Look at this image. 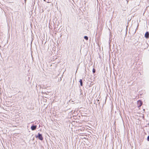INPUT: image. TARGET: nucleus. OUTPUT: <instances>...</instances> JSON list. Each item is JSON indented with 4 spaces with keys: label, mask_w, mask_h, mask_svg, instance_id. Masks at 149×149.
<instances>
[{
    "label": "nucleus",
    "mask_w": 149,
    "mask_h": 149,
    "mask_svg": "<svg viewBox=\"0 0 149 149\" xmlns=\"http://www.w3.org/2000/svg\"><path fill=\"white\" fill-rule=\"evenodd\" d=\"M36 138H38V139L41 140H43V138L41 134L38 133V136H36Z\"/></svg>",
    "instance_id": "obj_1"
},
{
    "label": "nucleus",
    "mask_w": 149,
    "mask_h": 149,
    "mask_svg": "<svg viewBox=\"0 0 149 149\" xmlns=\"http://www.w3.org/2000/svg\"><path fill=\"white\" fill-rule=\"evenodd\" d=\"M37 127V126L36 125H32L31 127V129L32 130H34L36 129Z\"/></svg>",
    "instance_id": "obj_2"
},
{
    "label": "nucleus",
    "mask_w": 149,
    "mask_h": 149,
    "mask_svg": "<svg viewBox=\"0 0 149 149\" xmlns=\"http://www.w3.org/2000/svg\"><path fill=\"white\" fill-rule=\"evenodd\" d=\"M145 36L146 38H148L149 37V33L148 32H147L145 35Z\"/></svg>",
    "instance_id": "obj_3"
},
{
    "label": "nucleus",
    "mask_w": 149,
    "mask_h": 149,
    "mask_svg": "<svg viewBox=\"0 0 149 149\" xmlns=\"http://www.w3.org/2000/svg\"><path fill=\"white\" fill-rule=\"evenodd\" d=\"M138 104L139 105V106H138L139 107H140L142 104V102L141 101H138Z\"/></svg>",
    "instance_id": "obj_4"
},
{
    "label": "nucleus",
    "mask_w": 149,
    "mask_h": 149,
    "mask_svg": "<svg viewBox=\"0 0 149 149\" xmlns=\"http://www.w3.org/2000/svg\"><path fill=\"white\" fill-rule=\"evenodd\" d=\"M79 81L80 83V85L81 86H82L83 83H82V79H80Z\"/></svg>",
    "instance_id": "obj_5"
},
{
    "label": "nucleus",
    "mask_w": 149,
    "mask_h": 149,
    "mask_svg": "<svg viewBox=\"0 0 149 149\" xmlns=\"http://www.w3.org/2000/svg\"><path fill=\"white\" fill-rule=\"evenodd\" d=\"M84 38L86 40H88V37L87 36H85L84 37Z\"/></svg>",
    "instance_id": "obj_6"
},
{
    "label": "nucleus",
    "mask_w": 149,
    "mask_h": 149,
    "mask_svg": "<svg viewBox=\"0 0 149 149\" xmlns=\"http://www.w3.org/2000/svg\"><path fill=\"white\" fill-rule=\"evenodd\" d=\"M93 73H95V69L93 68Z\"/></svg>",
    "instance_id": "obj_7"
},
{
    "label": "nucleus",
    "mask_w": 149,
    "mask_h": 149,
    "mask_svg": "<svg viewBox=\"0 0 149 149\" xmlns=\"http://www.w3.org/2000/svg\"><path fill=\"white\" fill-rule=\"evenodd\" d=\"M147 140L148 141H149V135L147 137Z\"/></svg>",
    "instance_id": "obj_8"
}]
</instances>
